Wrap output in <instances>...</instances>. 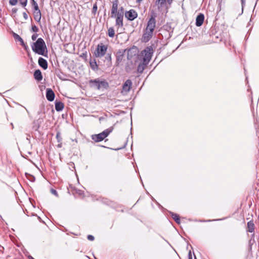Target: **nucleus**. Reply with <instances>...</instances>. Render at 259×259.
Wrapping results in <instances>:
<instances>
[{"instance_id": "f257e3e1", "label": "nucleus", "mask_w": 259, "mask_h": 259, "mask_svg": "<svg viewBox=\"0 0 259 259\" xmlns=\"http://www.w3.org/2000/svg\"><path fill=\"white\" fill-rule=\"evenodd\" d=\"M156 15L155 13H153L151 15V17L148 21L146 27L143 32L142 37V41L147 42L152 37L156 26Z\"/></svg>"}, {"instance_id": "f03ea898", "label": "nucleus", "mask_w": 259, "mask_h": 259, "mask_svg": "<svg viewBox=\"0 0 259 259\" xmlns=\"http://www.w3.org/2000/svg\"><path fill=\"white\" fill-rule=\"evenodd\" d=\"M32 51L35 53L48 57V51L46 43L42 38H38L35 42L31 45Z\"/></svg>"}, {"instance_id": "7ed1b4c3", "label": "nucleus", "mask_w": 259, "mask_h": 259, "mask_svg": "<svg viewBox=\"0 0 259 259\" xmlns=\"http://www.w3.org/2000/svg\"><path fill=\"white\" fill-rule=\"evenodd\" d=\"M89 83L91 88L98 90L106 89L109 87L108 82L105 79L100 78L91 79L89 80Z\"/></svg>"}, {"instance_id": "20e7f679", "label": "nucleus", "mask_w": 259, "mask_h": 259, "mask_svg": "<svg viewBox=\"0 0 259 259\" xmlns=\"http://www.w3.org/2000/svg\"><path fill=\"white\" fill-rule=\"evenodd\" d=\"M113 127L106 129L102 133L98 134H95L92 136V139L95 142H100L104 140L112 132Z\"/></svg>"}, {"instance_id": "39448f33", "label": "nucleus", "mask_w": 259, "mask_h": 259, "mask_svg": "<svg viewBox=\"0 0 259 259\" xmlns=\"http://www.w3.org/2000/svg\"><path fill=\"white\" fill-rule=\"evenodd\" d=\"M153 50L151 46L146 47L141 52V55L143 57L142 61L148 64L151 59Z\"/></svg>"}, {"instance_id": "423d86ee", "label": "nucleus", "mask_w": 259, "mask_h": 259, "mask_svg": "<svg viewBox=\"0 0 259 259\" xmlns=\"http://www.w3.org/2000/svg\"><path fill=\"white\" fill-rule=\"evenodd\" d=\"M108 49L107 45L100 43L97 45V48L95 51V56L98 58H101L106 55Z\"/></svg>"}, {"instance_id": "0eeeda50", "label": "nucleus", "mask_w": 259, "mask_h": 259, "mask_svg": "<svg viewBox=\"0 0 259 259\" xmlns=\"http://www.w3.org/2000/svg\"><path fill=\"white\" fill-rule=\"evenodd\" d=\"M125 17L129 21H133L138 17L137 12L134 9H131L125 12Z\"/></svg>"}, {"instance_id": "6e6552de", "label": "nucleus", "mask_w": 259, "mask_h": 259, "mask_svg": "<svg viewBox=\"0 0 259 259\" xmlns=\"http://www.w3.org/2000/svg\"><path fill=\"white\" fill-rule=\"evenodd\" d=\"M132 85V81L130 79L126 80L122 85L121 93L123 94H126L130 91Z\"/></svg>"}, {"instance_id": "1a4fd4ad", "label": "nucleus", "mask_w": 259, "mask_h": 259, "mask_svg": "<svg viewBox=\"0 0 259 259\" xmlns=\"http://www.w3.org/2000/svg\"><path fill=\"white\" fill-rule=\"evenodd\" d=\"M118 2L117 0H115L112 2V6L111 10L110 17L115 18L118 11Z\"/></svg>"}, {"instance_id": "9d476101", "label": "nucleus", "mask_w": 259, "mask_h": 259, "mask_svg": "<svg viewBox=\"0 0 259 259\" xmlns=\"http://www.w3.org/2000/svg\"><path fill=\"white\" fill-rule=\"evenodd\" d=\"M125 52V50H119L117 53L116 55V63L117 65H118L122 61L124 56V53Z\"/></svg>"}, {"instance_id": "9b49d317", "label": "nucleus", "mask_w": 259, "mask_h": 259, "mask_svg": "<svg viewBox=\"0 0 259 259\" xmlns=\"http://www.w3.org/2000/svg\"><path fill=\"white\" fill-rule=\"evenodd\" d=\"M47 99L50 102L53 101L55 98V94L51 89H47L46 91Z\"/></svg>"}, {"instance_id": "f8f14e48", "label": "nucleus", "mask_w": 259, "mask_h": 259, "mask_svg": "<svg viewBox=\"0 0 259 259\" xmlns=\"http://www.w3.org/2000/svg\"><path fill=\"white\" fill-rule=\"evenodd\" d=\"M116 21H115V26L119 27H122L123 26V16L122 15H116Z\"/></svg>"}, {"instance_id": "ddd939ff", "label": "nucleus", "mask_w": 259, "mask_h": 259, "mask_svg": "<svg viewBox=\"0 0 259 259\" xmlns=\"http://www.w3.org/2000/svg\"><path fill=\"white\" fill-rule=\"evenodd\" d=\"M13 36L15 40L18 41L20 42V45L26 50L28 47L25 44L23 39L17 33L13 32Z\"/></svg>"}, {"instance_id": "4468645a", "label": "nucleus", "mask_w": 259, "mask_h": 259, "mask_svg": "<svg viewBox=\"0 0 259 259\" xmlns=\"http://www.w3.org/2000/svg\"><path fill=\"white\" fill-rule=\"evenodd\" d=\"M38 65L42 68L46 70L48 68V64L46 60L45 59L39 57L38 60Z\"/></svg>"}, {"instance_id": "2eb2a0df", "label": "nucleus", "mask_w": 259, "mask_h": 259, "mask_svg": "<svg viewBox=\"0 0 259 259\" xmlns=\"http://www.w3.org/2000/svg\"><path fill=\"white\" fill-rule=\"evenodd\" d=\"M204 19V15L199 14L196 17V25L197 26H200L202 25Z\"/></svg>"}, {"instance_id": "dca6fc26", "label": "nucleus", "mask_w": 259, "mask_h": 259, "mask_svg": "<svg viewBox=\"0 0 259 259\" xmlns=\"http://www.w3.org/2000/svg\"><path fill=\"white\" fill-rule=\"evenodd\" d=\"M104 63H105L107 67H109L112 65V58L111 54L108 53L106 54L105 57Z\"/></svg>"}, {"instance_id": "f3484780", "label": "nucleus", "mask_w": 259, "mask_h": 259, "mask_svg": "<svg viewBox=\"0 0 259 259\" xmlns=\"http://www.w3.org/2000/svg\"><path fill=\"white\" fill-rule=\"evenodd\" d=\"M34 19L37 22H39L41 18V14L39 9L33 11Z\"/></svg>"}, {"instance_id": "a211bd4d", "label": "nucleus", "mask_w": 259, "mask_h": 259, "mask_svg": "<svg viewBox=\"0 0 259 259\" xmlns=\"http://www.w3.org/2000/svg\"><path fill=\"white\" fill-rule=\"evenodd\" d=\"M34 77L37 81H40L42 79V75L40 70H36L34 72Z\"/></svg>"}, {"instance_id": "6ab92c4d", "label": "nucleus", "mask_w": 259, "mask_h": 259, "mask_svg": "<svg viewBox=\"0 0 259 259\" xmlns=\"http://www.w3.org/2000/svg\"><path fill=\"white\" fill-rule=\"evenodd\" d=\"M55 109L57 111H62L64 107V104L61 101H56L55 102Z\"/></svg>"}, {"instance_id": "aec40b11", "label": "nucleus", "mask_w": 259, "mask_h": 259, "mask_svg": "<svg viewBox=\"0 0 259 259\" xmlns=\"http://www.w3.org/2000/svg\"><path fill=\"white\" fill-rule=\"evenodd\" d=\"M148 64L146 63L145 62H144L142 61V62L139 64L138 68H137V71L138 72L141 73L143 72L144 69L145 68L146 66Z\"/></svg>"}, {"instance_id": "412c9836", "label": "nucleus", "mask_w": 259, "mask_h": 259, "mask_svg": "<svg viewBox=\"0 0 259 259\" xmlns=\"http://www.w3.org/2000/svg\"><path fill=\"white\" fill-rule=\"evenodd\" d=\"M254 230V225L253 221H249L247 223V231L252 233Z\"/></svg>"}, {"instance_id": "4be33fe9", "label": "nucleus", "mask_w": 259, "mask_h": 259, "mask_svg": "<svg viewBox=\"0 0 259 259\" xmlns=\"http://www.w3.org/2000/svg\"><path fill=\"white\" fill-rule=\"evenodd\" d=\"M166 2V0H156L155 4L157 6L158 9L160 10L162 8Z\"/></svg>"}, {"instance_id": "5701e85b", "label": "nucleus", "mask_w": 259, "mask_h": 259, "mask_svg": "<svg viewBox=\"0 0 259 259\" xmlns=\"http://www.w3.org/2000/svg\"><path fill=\"white\" fill-rule=\"evenodd\" d=\"M170 214H171V217L177 224H180V219L178 214L172 212H170Z\"/></svg>"}, {"instance_id": "b1692460", "label": "nucleus", "mask_w": 259, "mask_h": 259, "mask_svg": "<svg viewBox=\"0 0 259 259\" xmlns=\"http://www.w3.org/2000/svg\"><path fill=\"white\" fill-rule=\"evenodd\" d=\"M108 35L110 37H113L115 35L114 29L113 27H110L108 30Z\"/></svg>"}, {"instance_id": "393cba45", "label": "nucleus", "mask_w": 259, "mask_h": 259, "mask_svg": "<svg viewBox=\"0 0 259 259\" xmlns=\"http://www.w3.org/2000/svg\"><path fill=\"white\" fill-rule=\"evenodd\" d=\"M30 3H31V4L32 6L33 7V11H34V10H38V9H39V7H38V4L35 1V0H30Z\"/></svg>"}, {"instance_id": "a878e982", "label": "nucleus", "mask_w": 259, "mask_h": 259, "mask_svg": "<svg viewBox=\"0 0 259 259\" xmlns=\"http://www.w3.org/2000/svg\"><path fill=\"white\" fill-rule=\"evenodd\" d=\"M90 66L92 69L94 70L98 68V65L95 60L90 62Z\"/></svg>"}, {"instance_id": "bb28decb", "label": "nucleus", "mask_w": 259, "mask_h": 259, "mask_svg": "<svg viewBox=\"0 0 259 259\" xmlns=\"http://www.w3.org/2000/svg\"><path fill=\"white\" fill-rule=\"evenodd\" d=\"M97 9H98L97 4V3H95L93 5V7L92 11V13L93 15H94V16L96 15L97 11Z\"/></svg>"}, {"instance_id": "cd10ccee", "label": "nucleus", "mask_w": 259, "mask_h": 259, "mask_svg": "<svg viewBox=\"0 0 259 259\" xmlns=\"http://www.w3.org/2000/svg\"><path fill=\"white\" fill-rule=\"evenodd\" d=\"M116 15H122L124 16V8L121 7H120L117 11V13Z\"/></svg>"}, {"instance_id": "c85d7f7f", "label": "nucleus", "mask_w": 259, "mask_h": 259, "mask_svg": "<svg viewBox=\"0 0 259 259\" xmlns=\"http://www.w3.org/2000/svg\"><path fill=\"white\" fill-rule=\"evenodd\" d=\"M26 175L27 178L30 181H31L32 182H34L35 179L34 176H33L31 175L27 174H26Z\"/></svg>"}, {"instance_id": "c756f323", "label": "nucleus", "mask_w": 259, "mask_h": 259, "mask_svg": "<svg viewBox=\"0 0 259 259\" xmlns=\"http://www.w3.org/2000/svg\"><path fill=\"white\" fill-rule=\"evenodd\" d=\"M31 30L33 32L37 33L39 31L38 28L35 25H32Z\"/></svg>"}, {"instance_id": "7c9ffc66", "label": "nucleus", "mask_w": 259, "mask_h": 259, "mask_svg": "<svg viewBox=\"0 0 259 259\" xmlns=\"http://www.w3.org/2000/svg\"><path fill=\"white\" fill-rule=\"evenodd\" d=\"M20 1V4L21 6L25 8L27 4V0H19Z\"/></svg>"}, {"instance_id": "2f4dec72", "label": "nucleus", "mask_w": 259, "mask_h": 259, "mask_svg": "<svg viewBox=\"0 0 259 259\" xmlns=\"http://www.w3.org/2000/svg\"><path fill=\"white\" fill-rule=\"evenodd\" d=\"M18 3V0H10L9 4L11 6H15Z\"/></svg>"}, {"instance_id": "473e14b6", "label": "nucleus", "mask_w": 259, "mask_h": 259, "mask_svg": "<svg viewBox=\"0 0 259 259\" xmlns=\"http://www.w3.org/2000/svg\"><path fill=\"white\" fill-rule=\"evenodd\" d=\"M56 138L57 139V141L58 142H61L62 141V138L61 137V134L60 133L58 132L56 135Z\"/></svg>"}, {"instance_id": "72a5a7b5", "label": "nucleus", "mask_w": 259, "mask_h": 259, "mask_svg": "<svg viewBox=\"0 0 259 259\" xmlns=\"http://www.w3.org/2000/svg\"><path fill=\"white\" fill-rule=\"evenodd\" d=\"M87 238H88V240H89L90 241H93L95 239L93 235H88Z\"/></svg>"}, {"instance_id": "f704fd0d", "label": "nucleus", "mask_w": 259, "mask_h": 259, "mask_svg": "<svg viewBox=\"0 0 259 259\" xmlns=\"http://www.w3.org/2000/svg\"><path fill=\"white\" fill-rule=\"evenodd\" d=\"M38 36V34H37L36 33H34L32 36H31V38L33 40H35L37 38Z\"/></svg>"}, {"instance_id": "c9c22d12", "label": "nucleus", "mask_w": 259, "mask_h": 259, "mask_svg": "<svg viewBox=\"0 0 259 259\" xmlns=\"http://www.w3.org/2000/svg\"><path fill=\"white\" fill-rule=\"evenodd\" d=\"M51 191L52 194L56 195V196H58V193L56 190L52 189H51Z\"/></svg>"}, {"instance_id": "e433bc0d", "label": "nucleus", "mask_w": 259, "mask_h": 259, "mask_svg": "<svg viewBox=\"0 0 259 259\" xmlns=\"http://www.w3.org/2000/svg\"><path fill=\"white\" fill-rule=\"evenodd\" d=\"M23 17L25 19V20H27L28 19V15L27 14V13L26 12H23Z\"/></svg>"}, {"instance_id": "4c0bfd02", "label": "nucleus", "mask_w": 259, "mask_h": 259, "mask_svg": "<svg viewBox=\"0 0 259 259\" xmlns=\"http://www.w3.org/2000/svg\"><path fill=\"white\" fill-rule=\"evenodd\" d=\"M18 11V9L16 8H14L12 10V12L13 14H16Z\"/></svg>"}, {"instance_id": "58836bf2", "label": "nucleus", "mask_w": 259, "mask_h": 259, "mask_svg": "<svg viewBox=\"0 0 259 259\" xmlns=\"http://www.w3.org/2000/svg\"><path fill=\"white\" fill-rule=\"evenodd\" d=\"M188 257H189V259H192V254H191V251H190L189 252Z\"/></svg>"}, {"instance_id": "ea45409f", "label": "nucleus", "mask_w": 259, "mask_h": 259, "mask_svg": "<svg viewBox=\"0 0 259 259\" xmlns=\"http://www.w3.org/2000/svg\"><path fill=\"white\" fill-rule=\"evenodd\" d=\"M77 193L79 195H82L83 194V192L81 190H78Z\"/></svg>"}, {"instance_id": "a19ab883", "label": "nucleus", "mask_w": 259, "mask_h": 259, "mask_svg": "<svg viewBox=\"0 0 259 259\" xmlns=\"http://www.w3.org/2000/svg\"><path fill=\"white\" fill-rule=\"evenodd\" d=\"M242 7L245 5V0H241Z\"/></svg>"}, {"instance_id": "79ce46f5", "label": "nucleus", "mask_w": 259, "mask_h": 259, "mask_svg": "<svg viewBox=\"0 0 259 259\" xmlns=\"http://www.w3.org/2000/svg\"><path fill=\"white\" fill-rule=\"evenodd\" d=\"M167 2L169 4H170L172 3V0H167Z\"/></svg>"}, {"instance_id": "37998d69", "label": "nucleus", "mask_w": 259, "mask_h": 259, "mask_svg": "<svg viewBox=\"0 0 259 259\" xmlns=\"http://www.w3.org/2000/svg\"><path fill=\"white\" fill-rule=\"evenodd\" d=\"M210 220H208V221H200V222H210Z\"/></svg>"}, {"instance_id": "c03bdc74", "label": "nucleus", "mask_w": 259, "mask_h": 259, "mask_svg": "<svg viewBox=\"0 0 259 259\" xmlns=\"http://www.w3.org/2000/svg\"><path fill=\"white\" fill-rule=\"evenodd\" d=\"M142 1V0H137V2H139V3L141 2Z\"/></svg>"}, {"instance_id": "a18cd8bd", "label": "nucleus", "mask_w": 259, "mask_h": 259, "mask_svg": "<svg viewBox=\"0 0 259 259\" xmlns=\"http://www.w3.org/2000/svg\"><path fill=\"white\" fill-rule=\"evenodd\" d=\"M25 109H26V110L28 112L27 109H26V108H25Z\"/></svg>"}, {"instance_id": "49530a36", "label": "nucleus", "mask_w": 259, "mask_h": 259, "mask_svg": "<svg viewBox=\"0 0 259 259\" xmlns=\"http://www.w3.org/2000/svg\"><path fill=\"white\" fill-rule=\"evenodd\" d=\"M25 109H26V110L28 112L27 109H26V108H25Z\"/></svg>"}, {"instance_id": "de8ad7c7", "label": "nucleus", "mask_w": 259, "mask_h": 259, "mask_svg": "<svg viewBox=\"0 0 259 259\" xmlns=\"http://www.w3.org/2000/svg\"><path fill=\"white\" fill-rule=\"evenodd\" d=\"M195 259H196V258L195 257Z\"/></svg>"}]
</instances>
